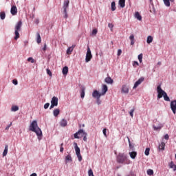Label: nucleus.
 <instances>
[{
	"instance_id": "nucleus-1",
	"label": "nucleus",
	"mask_w": 176,
	"mask_h": 176,
	"mask_svg": "<svg viewBox=\"0 0 176 176\" xmlns=\"http://www.w3.org/2000/svg\"><path fill=\"white\" fill-rule=\"evenodd\" d=\"M29 130L30 131H33V133H36L38 140L42 139V131L41 130V128L38 126V122H36V120L32 121L29 126Z\"/></svg>"
},
{
	"instance_id": "nucleus-2",
	"label": "nucleus",
	"mask_w": 176,
	"mask_h": 176,
	"mask_svg": "<svg viewBox=\"0 0 176 176\" xmlns=\"http://www.w3.org/2000/svg\"><path fill=\"white\" fill-rule=\"evenodd\" d=\"M117 163L119 164H130V160L127 158V155L124 153H120L116 157Z\"/></svg>"
},
{
	"instance_id": "nucleus-3",
	"label": "nucleus",
	"mask_w": 176,
	"mask_h": 176,
	"mask_svg": "<svg viewBox=\"0 0 176 176\" xmlns=\"http://www.w3.org/2000/svg\"><path fill=\"white\" fill-rule=\"evenodd\" d=\"M157 99L160 100L162 97H164V100L165 101H170V98L168 96H167V93L162 89V87L160 85H158L157 87Z\"/></svg>"
},
{
	"instance_id": "nucleus-4",
	"label": "nucleus",
	"mask_w": 176,
	"mask_h": 176,
	"mask_svg": "<svg viewBox=\"0 0 176 176\" xmlns=\"http://www.w3.org/2000/svg\"><path fill=\"white\" fill-rule=\"evenodd\" d=\"M23 26V22L21 21H19L17 22V23L15 25L14 28V40L17 41L19 38H20V31H21V27Z\"/></svg>"
},
{
	"instance_id": "nucleus-5",
	"label": "nucleus",
	"mask_w": 176,
	"mask_h": 176,
	"mask_svg": "<svg viewBox=\"0 0 176 176\" xmlns=\"http://www.w3.org/2000/svg\"><path fill=\"white\" fill-rule=\"evenodd\" d=\"M93 58V55H91V50H90V47L87 46V54L85 61L86 63H89Z\"/></svg>"
},
{
	"instance_id": "nucleus-6",
	"label": "nucleus",
	"mask_w": 176,
	"mask_h": 176,
	"mask_svg": "<svg viewBox=\"0 0 176 176\" xmlns=\"http://www.w3.org/2000/svg\"><path fill=\"white\" fill-rule=\"evenodd\" d=\"M58 105V98L54 96L51 100V106L50 109H52L54 107H57Z\"/></svg>"
},
{
	"instance_id": "nucleus-7",
	"label": "nucleus",
	"mask_w": 176,
	"mask_h": 176,
	"mask_svg": "<svg viewBox=\"0 0 176 176\" xmlns=\"http://www.w3.org/2000/svg\"><path fill=\"white\" fill-rule=\"evenodd\" d=\"M144 80H145V78L144 77H141L140 78H139L138 80L135 82L133 89H137V87H138V86H140V85H141V83L143 82Z\"/></svg>"
},
{
	"instance_id": "nucleus-8",
	"label": "nucleus",
	"mask_w": 176,
	"mask_h": 176,
	"mask_svg": "<svg viewBox=\"0 0 176 176\" xmlns=\"http://www.w3.org/2000/svg\"><path fill=\"white\" fill-rule=\"evenodd\" d=\"M170 109L172 112H173L174 114L176 113V100H172L170 102Z\"/></svg>"
},
{
	"instance_id": "nucleus-9",
	"label": "nucleus",
	"mask_w": 176,
	"mask_h": 176,
	"mask_svg": "<svg viewBox=\"0 0 176 176\" xmlns=\"http://www.w3.org/2000/svg\"><path fill=\"white\" fill-rule=\"evenodd\" d=\"M101 96H102L101 93L98 92L97 90L94 91L92 93V97H94V98H97L98 100H100Z\"/></svg>"
},
{
	"instance_id": "nucleus-10",
	"label": "nucleus",
	"mask_w": 176,
	"mask_h": 176,
	"mask_svg": "<svg viewBox=\"0 0 176 176\" xmlns=\"http://www.w3.org/2000/svg\"><path fill=\"white\" fill-rule=\"evenodd\" d=\"M80 134H85L83 133V129H80L77 133H74V138L79 139L83 138V135H80Z\"/></svg>"
},
{
	"instance_id": "nucleus-11",
	"label": "nucleus",
	"mask_w": 176,
	"mask_h": 176,
	"mask_svg": "<svg viewBox=\"0 0 176 176\" xmlns=\"http://www.w3.org/2000/svg\"><path fill=\"white\" fill-rule=\"evenodd\" d=\"M69 6V0H65L63 3V12L64 13H66L67 9H68V7Z\"/></svg>"
},
{
	"instance_id": "nucleus-12",
	"label": "nucleus",
	"mask_w": 176,
	"mask_h": 176,
	"mask_svg": "<svg viewBox=\"0 0 176 176\" xmlns=\"http://www.w3.org/2000/svg\"><path fill=\"white\" fill-rule=\"evenodd\" d=\"M10 12L12 16H16V14H17V7H16V6H12Z\"/></svg>"
},
{
	"instance_id": "nucleus-13",
	"label": "nucleus",
	"mask_w": 176,
	"mask_h": 176,
	"mask_svg": "<svg viewBox=\"0 0 176 176\" xmlns=\"http://www.w3.org/2000/svg\"><path fill=\"white\" fill-rule=\"evenodd\" d=\"M107 91H108V87L107 86V85H103L102 88V92L100 93V94L102 96H105Z\"/></svg>"
},
{
	"instance_id": "nucleus-14",
	"label": "nucleus",
	"mask_w": 176,
	"mask_h": 176,
	"mask_svg": "<svg viewBox=\"0 0 176 176\" xmlns=\"http://www.w3.org/2000/svg\"><path fill=\"white\" fill-rule=\"evenodd\" d=\"M121 91L124 94H127L129 93V87L126 85H122Z\"/></svg>"
},
{
	"instance_id": "nucleus-15",
	"label": "nucleus",
	"mask_w": 176,
	"mask_h": 176,
	"mask_svg": "<svg viewBox=\"0 0 176 176\" xmlns=\"http://www.w3.org/2000/svg\"><path fill=\"white\" fill-rule=\"evenodd\" d=\"M75 45H73L72 47H69L67 50V54H71L72 52H74V49H75Z\"/></svg>"
},
{
	"instance_id": "nucleus-16",
	"label": "nucleus",
	"mask_w": 176,
	"mask_h": 176,
	"mask_svg": "<svg viewBox=\"0 0 176 176\" xmlns=\"http://www.w3.org/2000/svg\"><path fill=\"white\" fill-rule=\"evenodd\" d=\"M74 148H75V151L76 155H80V148L79 146H78L77 143H74Z\"/></svg>"
},
{
	"instance_id": "nucleus-17",
	"label": "nucleus",
	"mask_w": 176,
	"mask_h": 176,
	"mask_svg": "<svg viewBox=\"0 0 176 176\" xmlns=\"http://www.w3.org/2000/svg\"><path fill=\"white\" fill-rule=\"evenodd\" d=\"M169 168H173V171H176V165L173 161L168 163Z\"/></svg>"
},
{
	"instance_id": "nucleus-18",
	"label": "nucleus",
	"mask_w": 176,
	"mask_h": 176,
	"mask_svg": "<svg viewBox=\"0 0 176 176\" xmlns=\"http://www.w3.org/2000/svg\"><path fill=\"white\" fill-rule=\"evenodd\" d=\"M104 81L106 83H108L109 85H112L113 83V80L111 78V77H107L104 79Z\"/></svg>"
},
{
	"instance_id": "nucleus-19",
	"label": "nucleus",
	"mask_w": 176,
	"mask_h": 176,
	"mask_svg": "<svg viewBox=\"0 0 176 176\" xmlns=\"http://www.w3.org/2000/svg\"><path fill=\"white\" fill-rule=\"evenodd\" d=\"M135 19L139 20V21H141V20H142V16H141V14H140V12H136L135 13Z\"/></svg>"
},
{
	"instance_id": "nucleus-20",
	"label": "nucleus",
	"mask_w": 176,
	"mask_h": 176,
	"mask_svg": "<svg viewBox=\"0 0 176 176\" xmlns=\"http://www.w3.org/2000/svg\"><path fill=\"white\" fill-rule=\"evenodd\" d=\"M129 155L131 159H135V157H137V152L135 151L130 152Z\"/></svg>"
},
{
	"instance_id": "nucleus-21",
	"label": "nucleus",
	"mask_w": 176,
	"mask_h": 176,
	"mask_svg": "<svg viewBox=\"0 0 176 176\" xmlns=\"http://www.w3.org/2000/svg\"><path fill=\"white\" fill-rule=\"evenodd\" d=\"M119 5L120 8H124L126 6V0H119Z\"/></svg>"
},
{
	"instance_id": "nucleus-22",
	"label": "nucleus",
	"mask_w": 176,
	"mask_h": 176,
	"mask_svg": "<svg viewBox=\"0 0 176 176\" xmlns=\"http://www.w3.org/2000/svg\"><path fill=\"white\" fill-rule=\"evenodd\" d=\"M53 114H54V116H55V118H57V116H58V115H60V109H55L53 111Z\"/></svg>"
},
{
	"instance_id": "nucleus-23",
	"label": "nucleus",
	"mask_w": 176,
	"mask_h": 176,
	"mask_svg": "<svg viewBox=\"0 0 176 176\" xmlns=\"http://www.w3.org/2000/svg\"><path fill=\"white\" fill-rule=\"evenodd\" d=\"M67 120L63 119L60 122V125L61 126V127H65V126H67Z\"/></svg>"
},
{
	"instance_id": "nucleus-24",
	"label": "nucleus",
	"mask_w": 176,
	"mask_h": 176,
	"mask_svg": "<svg viewBox=\"0 0 176 176\" xmlns=\"http://www.w3.org/2000/svg\"><path fill=\"white\" fill-rule=\"evenodd\" d=\"M129 39L131 41V45L133 46L134 45V43H135V41L134 39V34H131L129 36Z\"/></svg>"
},
{
	"instance_id": "nucleus-25",
	"label": "nucleus",
	"mask_w": 176,
	"mask_h": 176,
	"mask_svg": "<svg viewBox=\"0 0 176 176\" xmlns=\"http://www.w3.org/2000/svg\"><path fill=\"white\" fill-rule=\"evenodd\" d=\"M86 90V89L82 87L81 88V90H80V98H85V91Z\"/></svg>"
},
{
	"instance_id": "nucleus-26",
	"label": "nucleus",
	"mask_w": 176,
	"mask_h": 176,
	"mask_svg": "<svg viewBox=\"0 0 176 176\" xmlns=\"http://www.w3.org/2000/svg\"><path fill=\"white\" fill-rule=\"evenodd\" d=\"M8 144H6L5 146V148H4V151L3 152V157H5V156H6V155H8Z\"/></svg>"
},
{
	"instance_id": "nucleus-27",
	"label": "nucleus",
	"mask_w": 176,
	"mask_h": 176,
	"mask_svg": "<svg viewBox=\"0 0 176 176\" xmlns=\"http://www.w3.org/2000/svg\"><path fill=\"white\" fill-rule=\"evenodd\" d=\"M147 43H148V45L150 43H152V42H153V37H152V36H148L147 37V41H146Z\"/></svg>"
},
{
	"instance_id": "nucleus-28",
	"label": "nucleus",
	"mask_w": 176,
	"mask_h": 176,
	"mask_svg": "<svg viewBox=\"0 0 176 176\" xmlns=\"http://www.w3.org/2000/svg\"><path fill=\"white\" fill-rule=\"evenodd\" d=\"M111 10L112 12H115V10H116V3L115 1L111 2Z\"/></svg>"
},
{
	"instance_id": "nucleus-29",
	"label": "nucleus",
	"mask_w": 176,
	"mask_h": 176,
	"mask_svg": "<svg viewBox=\"0 0 176 176\" xmlns=\"http://www.w3.org/2000/svg\"><path fill=\"white\" fill-rule=\"evenodd\" d=\"M63 75H67L68 74V67L65 66L63 68L62 71Z\"/></svg>"
},
{
	"instance_id": "nucleus-30",
	"label": "nucleus",
	"mask_w": 176,
	"mask_h": 176,
	"mask_svg": "<svg viewBox=\"0 0 176 176\" xmlns=\"http://www.w3.org/2000/svg\"><path fill=\"white\" fill-rule=\"evenodd\" d=\"M166 146V144L164 142H161V144L159 145V149L161 151H164V147Z\"/></svg>"
},
{
	"instance_id": "nucleus-31",
	"label": "nucleus",
	"mask_w": 176,
	"mask_h": 176,
	"mask_svg": "<svg viewBox=\"0 0 176 176\" xmlns=\"http://www.w3.org/2000/svg\"><path fill=\"white\" fill-rule=\"evenodd\" d=\"M6 17V14H5V12H1L0 13V18L1 20H5V18Z\"/></svg>"
},
{
	"instance_id": "nucleus-32",
	"label": "nucleus",
	"mask_w": 176,
	"mask_h": 176,
	"mask_svg": "<svg viewBox=\"0 0 176 176\" xmlns=\"http://www.w3.org/2000/svg\"><path fill=\"white\" fill-rule=\"evenodd\" d=\"M11 111L12 112H16V111H19V106H12L11 108Z\"/></svg>"
},
{
	"instance_id": "nucleus-33",
	"label": "nucleus",
	"mask_w": 176,
	"mask_h": 176,
	"mask_svg": "<svg viewBox=\"0 0 176 176\" xmlns=\"http://www.w3.org/2000/svg\"><path fill=\"white\" fill-rule=\"evenodd\" d=\"M163 127V125L160 124L158 126H153V129L155 131L160 130Z\"/></svg>"
},
{
	"instance_id": "nucleus-34",
	"label": "nucleus",
	"mask_w": 176,
	"mask_h": 176,
	"mask_svg": "<svg viewBox=\"0 0 176 176\" xmlns=\"http://www.w3.org/2000/svg\"><path fill=\"white\" fill-rule=\"evenodd\" d=\"M82 137H83V141H85V142L87 141V133L86 132H84L83 131V133H82Z\"/></svg>"
},
{
	"instance_id": "nucleus-35",
	"label": "nucleus",
	"mask_w": 176,
	"mask_h": 176,
	"mask_svg": "<svg viewBox=\"0 0 176 176\" xmlns=\"http://www.w3.org/2000/svg\"><path fill=\"white\" fill-rule=\"evenodd\" d=\"M66 162H72V157H71V155H68L65 157Z\"/></svg>"
},
{
	"instance_id": "nucleus-36",
	"label": "nucleus",
	"mask_w": 176,
	"mask_h": 176,
	"mask_svg": "<svg viewBox=\"0 0 176 176\" xmlns=\"http://www.w3.org/2000/svg\"><path fill=\"white\" fill-rule=\"evenodd\" d=\"M149 152H151V148H146L144 151V154L146 155V156H149Z\"/></svg>"
},
{
	"instance_id": "nucleus-37",
	"label": "nucleus",
	"mask_w": 176,
	"mask_h": 176,
	"mask_svg": "<svg viewBox=\"0 0 176 176\" xmlns=\"http://www.w3.org/2000/svg\"><path fill=\"white\" fill-rule=\"evenodd\" d=\"M37 43H41V34L39 33H37V40H36Z\"/></svg>"
},
{
	"instance_id": "nucleus-38",
	"label": "nucleus",
	"mask_w": 176,
	"mask_h": 176,
	"mask_svg": "<svg viewBox=\"0 0 176 176\" xmlns=\"http://www.w3.org/2000/svg\"><path fill=\"white\" fill-rule=\"evenodd\" d=\"M147 174L148 175H153V170L152 169L147 170Z\"/></svg>"
},
{
	"instance_id": "nucleus-39",
	"label": "nucleus",
	"mask_w": 176,
	"mask_h": 176,
	"mask_svg": "<svg viewBox=\"0 0 176 176\" xmlns=\"http://www.w3.org/2000/svg\"><path fill=\"white\" fill-rule=\"evenodd\" d=\"M142 57H143L142 54H140L138 55V58L140 63H142Z\"/></svg>"
},
{
	"instance_id": "nucleus-40",
	"label": "nucleus",
	"mask_w": 176,
	"mask_h": 176,
	"mask_svg": "<svg viewBox=\"0 0 176 176\" xmlns=\"http://www.w3.org/2000/svg\"><path fill=\"white\" fill-rule=\"evenodd\" d=\"M164 3L168 8L170 7V0H165Z\"/></svg>"
},
{
	"instance_id": "nucleus-41",
	"label": "nucleus",
	"mask_w": 176,
	"mask_h": 176,
	"mask_svg": "<svg viewBox=\"0 0 176 176\" xmlns=\"http://www.w3.org/2000/svg\"><path fill=\"white\" fill-rule=\"evenodd\" d=\"M28 61H29V63L30 62V63H35V60L32 57L28 58Z\"/></svg>"
},
{
	"instance_id": "nucleus-42",
	"label": "nucleus",
	"mask_w": 176,
	"mask_h": 176,
	"mask_svg": "<svg viewBox=\"0 0 176 176\" xmlns=\"http://www.w3.org/2000/svg\"><path fill=\"white\" fill-rule=\"evenodd\" d=\"M129 115L131 116V118H133V116H134V109H132L130 111Z\"/></svg>"
},
{
	"instance_id": "nucleus-43",
	"label": "nucleus",
	"mask_w": 176,
	"mask_h": 176,
	"mask_svg": "<svg viewBox=\"0 0 176 176\" xmlns=\"http://www.w3.org/2000/svg\"><path fill=\"white\" fill-rule=\"evenodd\" d=\"M88 175L89 176H94V175L93 174V170L89 169L88 171Z\"/></svg>"
},
{
	"instance_id": "nucleus-44",
	"label": "nucleus",
	"mask_w": 176,
	"mask_h": 176,
	"mask_svg": "<svg viewBox=\"0 0 176 176\" xmlns=\"http://www.w3.org/2000/svg\"><path fill=\"white\" fill-rule=\"evenodd\" d=\"M97 32H98L97 29H94L92 31V35H97Z\"/></svg>"
},
{
	"instance_id": "nucleus-45",
	"label": "nucleus",
	"mask_w": 176,
	"mask_h": 176,
	"mask_svg": "<svg viewBox=\"0 0 176 176\" xmlns=\"http://www.w3.org/2000/svg\"><path fill=\"white\" fill-rule=\"evenodd\" d=\"M50 106V103H45L44 104V109H47V108H49Z\"/></svg>"
},
{
	"instance_id": "nucleus-46",
	"label": "nucleus",
	"mask_w": 176,
	"mask_h": 176,
	"mask_svg": "<svg viewBox=\"0 0 176 176\" xmlns=\"http://www.w3.org/2000/svg\"><path fill=\"white\" fill-rule=\"evenodd\" d=\"M77 157L78 158V162H82V155L80 154H77Z\"/></svg>"
},
{
	"instance_id": "nucleus-47",
	"label": "nucleus",
	"mask_w": 176,
	"mask_h": 176,
	"mask_svg": "<svg viewBox=\"0 0 176 176\" xmlns=\"http://www.w3.org/2000/svg\"><path fill=\"white\" fill-rule=\"evenodd\" d=\"M133 65L134 67H136V66L140 65V64H139L138 62H137V61H133Z\"/></svg>"
},
{
	"instance_id": "nucleus-48",
	"label": "nucleus",
	"mask_w": 176,
	"mask_h": 176,
	"mask_svg": "<svg viewBox=\"0 0 176 176\" xmlns=\"http://www.w3.org/2000/svg\"><path fill=\"white\" fill-rule=\"evenodd\" d=\"M102 132H103L104 137H108V135H107V129H104Z\"/></svg>"
},
{
	"instance_id": "nucleus-49",
	"label": "nucleus",
	"mask_w": 176,
	"mask_h": 176,
	"mask_svg": "<svg viewBox=\"0 0 176 176\" xmlns=\"http://www.w3.org/2000/svg\"><path fill=\"white\" fill-rule=\"evenodd\" d=\"M47 74L50 76H52V72L50 70H49V69H47Z\"/></svg>"
},
{
	"instance_id": "nucleus-50",
	"label": "nucleus",
	"mask_w": 176,
	"mask_h": 176,
	"mask_svg": "<svg viewBox=\"0 0 176 176\" xmlns=\"http://www.w3.org/2000/svg\"><path fill=\"white\" fill-rule=\"evenodd\" d=\"M12 83H13L14 85H18L19 82L17 81V80L14 79V80H12Z\"/></svg>"
},
{
	"instance_id": "nucleus-51",
	"label": "nucleus",
	"mask_w": 176,
	"mask_h": 176,
	"mask_svg": "<svg viewBox=\"0 0 176 176\" xmlns=\"http://www.w3.org/2000/svg\"><path fill=\"white\" fill-rule=\"evenodd\" d=\"M11 126H12V122H10V124L6 127V131L9 130V128H10Z\"/></svg>"
},
{
	"instance_id": "nucleus-52",
	"label": "nucleus",
	"mask_w": 176,
	"mask_h": 176,
	"mask_svg": "<svg viewBox=\"0 0 176 176\" xmlns=\"http://www.w3.org/2000/svg\"><path fill=\"white\" fill-rule=\"evenodd\" d=\"M108 27H109V28H111V30H112V28H113V24H112V23H109V24H108Z\"/></svg>"
},
{
	"instance_id": "nucleus-53",
	"label": "nucleus",
	"mask_w": 176,
	"mask_h": 176,
	"mask_svg": "<svg viewBox=\"0 0 176 176\" xmlns=\"http://www.w3.org/2000/svg\"><path fill=\"white\" fill-rule=\"evenodd\" d=\"M122 54V50H118V56H120Z\"/></svg>"
},
{
	"instance_id": "nucleus-54",
	"label": "nucleus",
	"mask_w": 176,
	"mask_h": 176,
	"mask_svg": "<svg viewBox=\"0 0 176 176\" xmlns=\"http://www.w3.org/2000/svg\"><path fill=\"white\" fill-rule=\"evenodd\" d=\"M60 152H61L62 153H63V152H64V147L60 146Z\"/></svg>"
},
{
	"instance_id": "nucleus-55",
	"label": "nucleus",
	"mask_w": 176,
	"mask_h": 176,
	"mask_svg": "<svg viewBox=\"0 0 176 176\" xmlns=\"http://www.w3.org/2000/svg\"><path fill=\"white\" fill-rule=\"evenodd\" d=\"M164 138H165V140H168V138H169L168 134H166V135H164Z\"/></svg>"
},
{
	"instance_id": "nucleus-56",
	"label": "nucleus",
	"mask_w": 176,
	"mask_h": 176,
	"mask_svg": "<svg viewBox=\"0 0 176 176\" xmlns=\"http://www.w3.org/2000/svg\"><path fill=\"white\" fill-rule=\"evenodd\" d=\"M65 13V19H67L68 17V14H67V10H66V12H64Z\"/></svg>"
},
{
	"instance_id": "nucleus-57",
	"label": "nucleus",
	"mask_w": 176,
	"mask_h": 176,
	"mask_svg": "<svg viewBox=\"0 0 176 176\" xmlns=\"http://www.w3.org/2000/svg\"><path fill=\"white\" fill-rule=\"evenodd\" d=\"M44 52H46V44L44 45V47L43 48Z\"/></svg>"
},
{
	"instance_id": "nucleus-58",
	"label": "nucleus",
	"mask_w": 176,
	"mask_h": 176,
	"mask_svg": "<svg viewBox=\"0 0 176 176\" xmlns=\"http://www.w3.org/2000/svg\"><path fill=\"white\" fill-rule=\"evenodd\" d=\"M128 141H129V146H131V143L130 139L129 138H128Z\"/></svg>"
},
{
	"instance_id": "nucleus-59",
	"label": "nucleus",
	"mask_w": 176,
	"mask_h": 176,
	"mask_svg": "<svg viewBox=\"0 0 176 176\" xmlns=\"http://www.w3.org/2000/svg\"><path fill=\"white\" fill-rule=\"evenodd\" d=\"M30 176H36V173H32L30 175Z\"/></svg>"
},
{
	"instance_id": "nucleus-60",
	"label": "nucleus",
	"mask_w": 176,
	"mask_h": 176,
	"mask_svg": "<svg viewBox=\"0 0 176 176\" xmlns=\"http://www.w3.org/2000/svg\"><path fill=\"white\" fill-rule=\"evenodd\" d=\"M157 65H162V62H158V63H157Z\"/></svg>"
},
{
	"instance_id": "nucleus-61",
	"label": "nucleus",
	"mask_w": 176,
	"mask_h": 176,
	"mask_svg": "<svg viewBox=\"0 0 176 176\" xmlns=\"http://www.w3.org/2000/svg\"><path fill=\"white\" fill-rule=\"evenodd\" d=\"M150 1V3H152V2L153 1V0H149Z\"/></svg>"
},
{
	"instance_id": "nucleus-62",
	"label": "nucleus",
	"mask_w": 176,
	"mask_h": 176,
	"mask_svg": "<svg viewBox=\"0 0 176 176\" xmlns=\"http://www.w3.org/2000/svg\"><path fill=\"white\" fill-rule=\"evenodd\" d=\"M64 145V143L60 144V146H63Z\"/></svg>"
}]
</instances>
